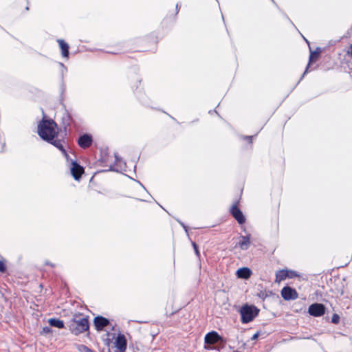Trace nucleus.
<instances>
[{
    "label": "nucleus",
    "mask_w": 352,
    "mask_h": 352,
    "mask_svg": "<svg viewBox=\"0 0 352 352\" xmlns=\"http://www.w3.org/2000/svg\"><path fill=\"white\" fill-rule=\"evenodd\" d=\"M38 134L41 139L59 149L68 160L69 155L65 148V142L57 138V124L53 120L43 118L38 124Z\"/></svg>",
    "instance_id": "nucleus-1"
},
{
    "label": "nucleus",
    "mask_w": 352,
    "mask_h": 352,
    "mask_svg": "<svg viewBox=\"0 0 352 352\" xmlns=\"http://www.w3.org/2000/svg\"><path fill=\"white\" fill-rule=\"evenodd\" d=\"M70 331L75 335H78L89 330V323L87 316H76L69 325Z\"/></svg>",
    "instance_id": "nucleus-2"
},
{
    "label": "nucleus",
    "mask_w": 352,
    "mask_h": 352,
    "mask_svg": "<svg viewBox=\"0 0 352 352\" xmlns=\"http://www.w3.org/2000/svg\"><path fill=\"white\" fill-rule=\"evenodd\" d=\"M259 309L254 305L245 304L240 309L241 320L243 324H247L252 321L259 314Z\"/></svg>",
    "instance_id": "nucleus-3"
},
{
    "label": "nucleus",
    "mask_w": 352,
    "mask_h": 352,
    "mask_svg": "<svg viewBox=\"0 0 352 352\" xmlns=\"http://www.w3.org/2000/svg\"><path fill=\"white\" fill-rule=\"evenodd\" d=\"M68 166L70 168L71 174L75 180H79L82 173L84 168L76 161L73 160L69 156L68 160L66 159Z\"/></svg>",
    "instance_id": "nucleus-4"
},
{
    "label": "nucleus",
    "mask_w": 352,
    "mask_h": 352,
    "mask_svg": "<svg viewBox=\"0 0 352 352\" xmlns=\"http://www.w3.org/2000/svg\"><path fill=\"white\" fill-rule=\"evenodd\" d=\"M325 312V307L321 303H314L309 307L308 313L314 317H320Z\"/></svg>",
    "instance_id": "nucleus-5"
},
{
    "label": "nucleus",
    "mask_w": 352,
    "mask_h": 352,
    "mask_svg": "<svg viewBox=\"0 0 352 352\" xmlns=\"http://www.w3.org/2000/svg\"><path fill=\"white\" fill-rule=\"evenodd\" d=\"M231 215L235 219L239 224H243L245 222V217L243 214L242 211L237 206V204L232 205L230 210Z\"/></svg>",
    "instance_id": "nucleus-6"
},
{
    "label": "nucleus",
    "mask_w": 352,
    "mask_h": 352,
    "mask_svg": "<svg viewBox=\"0 0 352 352\" xmlns=\"http://www.w3.org/2000/svg\"><path fill=\"white\" fill-rule=\"evenodd\" d=\"M115 352H125L127 346V341L125 336L123 334H118L115 341Z\"/></svg>",
    "instance_id": "nucleus-7"
},
{
    "label": "nucleus",
    "mask_w": 352,
    "mask_h": 352,
    "mask_svg": "<svg viewBox=\"0 0 352 352\" xmlns=\"http://www.w3.org/2000/svg\"><path fill=\"white\" fill-rule=\"evenodd\" d=\"M281 296L285 300H295L298 298V293L296 289L286 286L281 290Z\"/></svg>",
    "instance_id": "nucleus-8"
},
{
    "label": "nucleus",
    "mask_w": 352,
    "mask_h": 352,
    "mask_svg": "<svg viewBox=\"0 0 352 352\" xmlns=\"http://www.w3.org/2000/svg\"><path fill=\"white\" fill-rule=\"evenodd\" d=\"M93 142V138L91 135L88 133H85L80 135L78 140V144L79 146L82 148H89Z\"/></svg>",
    "instance_id": "nucleus-9"
},
{
    "label": "nucleus",
    "mask_w": 352,
    "mask_h": 352,
    "mask_svg": "<svg viewBox=\"0 0 352 352\" xmlns=\"http://www.w3.org/2000/svg\"><path fill=\"white\" fill-rule=\"evenodd\" d=\"M109 320L103 316H98L94 319V324L98 331H102L105 327L109 324Z\"/></svg>",
    "instance_id": "nucleus-10"
},
{
    "label": "nucleus",
    "mask_w": 352,
    "mask_h": 352,
    "mask_svg": "<svg viewBox=\"0 0 352 352\" xmlns=\"http://www.w3.org/2000/svg\"><path fill=\"white\" fill-rule=\"evenodd\" d=\"M205 343L208 344H214L221 341L222 338L216 331L208 333L205 336Z\"/></svg>",
    "instance_id": "nucleus-11"
},
{
    "label": "nucleus",
    "mask_w": 352,
    "mask_h": 352,
    "mask_svg": "<svg viewBox=\"0 0 352 352\" xmlns=\"http://www.w3.org/2000/svg\"><path fill=\"white\" fill-rule=\"evenodd\" d=\"M251 244L250 234L246 236H240L238 245L242 250H246L249 248Z\"/></svg>",
    "instance_id": "nucleus-12"
},
{
    "label": "nucleus",
    "mask_w": 352,
    "mask_h": 352,
    "mask_svg": "<svg viewBox=\"0 0 352 352\" xmlns=\"http://www.w3.org/2000/svg\"><path fill=\"white\" fill-rule=\"evenodd\" d=\"M57 42L61 50V55L64 58L69 57V45L63 39H58Z\"/></svg>",
    "instance_id": "nucleus-13"
},
{
    "label": "nucleus",
    "mask_w": 352,
    "mask_h": 352,
    "mask_svg": "<svg viewBox=\"0 0 352 352\" xmlns=\"http://www.w3.org/2000/svg\"><path fill=\"white\" fill-rule=\"evenodd\" d=\"M252 271L248 267H241L236 271L238 278L248 279L250 277Z\"/></svg>",
    "instance_id": "nucleus-14"
},
{
    "label": "nucleus",
    "mask_w": 352,
    "mask_h": 352,
    "mask_svg": "<svg viewBox=\"0 0 352 352\" xmlns=\"http://www.w3.org/2000/svg\"><path fill=\"white\" fill-rule=\"evenodd\" d=\"M73 119L71 115L67 111H65L62 116V124L65 131H67V127L71 125Z\"/></svg>",
    "instance_id": "nucleus-15"
},
{
    "label": "nucleus",
    "mask_w": 352,
    "mask_h": 352,
    "mask_svg": "<svg viewBox=\"0 0 352 352\" xmlns=\"http://www.w3.org/2000/svg\"><path fill=\"white\" fill-rule=\"evenodd\" d=\"M48 323L51 327H56L58 329H63L65 327L63 321L58 318H50L48 320Z\"/></svg>",
    "instance_id": "nucleus-16"
},
{
    "label": "nucleus",
    "mask_w": 352,
    "mask_h": 352,
    "mask_svg": "<svg viewBox=\"0 0 352 352\" xmlns=\"http://www.w3.org/2000/svg\"><path fill=\"white\" fill-rule=\"evenodd\" d=\"M287 278V270H281L276 273V283H280Z\"/></svg>",
    "instance_id": "nucleus-17"
},
{
    "label": "nucleus",
    "mask_w": 352,
    "mask_h": 352,
    "mask_svg": "<svg viewBox=\"0 0 352 352\" xmlns=\"http://www.w3.org/2000/svg\"><path fill=\"white\" fill-rule=\"evenodd\" d=\"M287 275L289 278H294L300 276L297 272L292 270H287Z\"/></svg>",
    "instance_id": "nucleus-18"
},
{
    "label": "nucleus",
    "mask_w": 352,
    "mask_h": 352,
    "mask_svg": "<svg viewBox=\"0 0 352 352\" xmlns=\"http://www.w3.org/2000/svg\"><path fill=\"white\" fill-rule=\"evenodd\" d=\"M340 322V316L337 314H334L331 318V322L333 324H338Z\"/></svg>",
    "instance_id": "nucleus-19"
},
{
    "label": "nucleus",
    "mask_w": 352,
    "mask_h": 352,
    "mask_svg": "<svg viewBox=\"0 0 352 352\" xmlns=\"http://www.w3.org/2000/svg\"><path fill=\"white\" fill-rule=\"evenodd\" d=\"M241 137L243 140L248 141L250 144L252 142L253 136L252 135H242Z\"/></svg>",
    "instance_id": "nucleus-20"
},
{
    "label": "nucleus",
    "mask_w": 352,
    "mask_h": 352,
    "mask_svg": "<svg viewBox=\"0 0 352 352\" xmlns=\"http://www.w3.org/2000/svg\"><path fill=\"white\" fill-rule=\"evenodd\" d=\"M6 270V267L3 261H0V272L3 273Z\"/></svg>",
    "instance_id": "nucleus-21"
},
{
    "label": "nucleus",
    "mask_w": 352,
    "mask_h": 352,
    "mask_svg": "<svg viewBox=\"0 0 352 352\" xmlns=\"http://www.w3.org/2000/svg\"><path fill=\"white\" fill-rule=\"evenodd\" d=\"M318 56V53L317 52H311L309 56V62H311L314 58H317Z\"/></svg>",
    "instance_id": "nucleus-22"
},
{
    "label": "nucleus",
    "mask_w": 352,
    "mask_h": 352,
    "mask_svg": "<svg viewBox=\"0 0 352 352\" xmlns=\"http://www.w3.org/2000/svg\"><path fill=\"white\" fill-rule=\"evenodd\" d=\"M318 56V53L317 52H311L309 56V62H311L314 58H317Z\"/></svg>",
    "instance_id": "nucleus-23"
},
{
    "label": "nucleus",
    "mask_w": 352,
    "mask_h": 352,
    "mask_svg": "<svg viewBox=\"0 0 352 352\" xmlns=\"http://www.w3.org/2000/svg\"><path fill=\"white\" fill-rule=\"evenodd\" d=\"M192 246H193V248H194V250H195V252L196 255L197 256H199V250H198V247H197V244L195 242H192Z\"/></svg>",
    "instance_id": "nucleus-24"
},
{
    "label": "nucleus",
    "mask_w": 352,
    "mask_h": 352,
    "mask_svg": "<svg viewBox=\"0 0 352 352\" xmlns=\"http://www.w3.org/2000/svg\"><path fill=\"white\" fill-rule=\"evenodd\" d=\"M80 348L82 349V352H93L90 349H89L87 346L81 345Z\"/></svg>",
    "instance_id": "nucleus-25"
},
{
    "label": "nucleus",
    "mask_w": 352,
    "mask_h": 352,
    "mask_svg": "<svg viewBox=\"0 0 352 352\" xmlns=\"http://www.w3.org/2000/svg\"><path fill=\"white\" fill-rule=\"evenodd\" d=\"M43 332L45 333H50L52 332V330L49 327H45L43 328Z\"/></svg>",
    "instance_id": "nucleus-26"
},
{
    "label": "nucleus",
    "mask_w": 352,
    "mask_h": 352,
    "mask_svg": "<svg viewBox=\"0 0 352 352\" xmlns=\"http://www.w3.org/2000/svg\"><path fill=\"white\" fill-rule=\"evenodd\" d=\"M177 221L184 228V229L185 230V232L186 233H188V227L186 226H185V224L183 222H182L181 221L177 220Z\"/></svg>",
    "instance_id": "nucleus-27"
},
{
    "label": "nucleus",
    "mask_w": 352,
    "mask_h": 352,
    "mask_svg": "<svg viewBox=\"0 0 352 352\" xmlns=\"http://www.w3.org/2000/svg\"><path fill=\"white\" fill-rule=\"evenodd\" d=\"M259 334H260V333H259V332H256V333H254V334L252 336V338H251V339H252V340H256V339L258 338Z\"/></svg>",
    "instance_id": "nucleus-28"
},
{
    "label": "nucleus",
    "mask_w": 352,
    "mask_h": 352,
    "mask_svg": "<svg viewBox=\"0 0 352 352\" xmlns=\"http://www.w3.org/2000/svg\"><path fill=\"white\" fill-rule=\"evenodd\" d=\"M59 65L60 67H61V72H63L64 71H66L67 70V68L65 67V66L64 65L63 63H59Z\"/></svg>",
    "instance_id": "nucleus-29"
},
{
    "label": "nucleus",
    "mask_w": 352,
    "mask_h": 352,
    "mask_svg": "<svg viewBox=\"0 0 352 352\" xmlns=\"http://www.w3.org/2000/svg\"><path fill=\"white\" fill-rule=\"evenodd\" d=\"M115 160H116V163H118L121 161V158L118 156V155L117 153H115Z\"/></svg>",
    "instance_id": "nucleus-30"
},
{
    "label": "nucleus",
    "mask_w": 352,
    "mask_h": 352,
    "mask_svg": "<svg viewBox=\"0 0 352 352\" xmlns=\"http://www.w3.org/2000/svg\"><path fill=\"white\" fill-rule=\"evenodd\" d=\"M309 64L307 65V68H306V69H305V72H304V73H303V74L302 75V76H301V78H300V80H301L304 78V76H305V74L307 72V70H308V68H309Z\"/></svg>",
    "instance_id": "nucleus-31"
},
{
    "label": "nucleus",
    "mask_w": 352,
    "mask_h": 352,
    "mask_svg": "<svg viewBox=\"0 0 352 352\" xmlns=\"http://www.w3.org/2000/svg\"><path fill=\"white\" fill-rule=\"evenodd\" d=\"M175 8H176V14H177L179 10V9H180V5L179 3H177L176 6H175Z\"/></svg>",
    "instance_id": "nucleus-32"
},
{
    "label": "nucleus",
    "mask_w": 352,
    "mask_h": 352,
    "mask_svg": "<svg viewBox=\"0 0 352 352\" xmlns=\"http://www.w3.org/2000/svg\"><path fill=\"white\" fill-rule=\"evenodd\" d=\"M348 54L352 56V44L349 47V49L348 50Z\"/></svg>",
    "instance_id": "nucleus-33"
},
{
    "label": "nucleus",
    "mask_w": 352,
    "mask_h": 352,
    "mask_svg": "<svg viewBox=\"0 0 352 352\" xmlns=\"http://www.w3.org/2000/svg\"><path fill=\"white\" fill-rule=\"evenodd\" d=\"M136 182L145 190H146V188L144 187V186L140 182V181H137Z\"/></svg>",
    "instance_id": "nucleus-34"
},
{
    "label": "nucleus",
    "mask_w": 352,
    "mask_h": 352,
    "mask_svg": "<svg viewBox=\"0 0 352 352\" xmlns=\"http://www.w3.org/2000/svg\"><path fill=\"white\" fill-rule=\"evenodd\" d=\"M109 170H111V171H115V170H116V169H115V168H114V166H110V168H109Z\"/></svg>",
    "instance_id": "nucleus-35"
},
{
    "label": "nucleus",
    "mask_w": 352,
    "mask_h": 352,
    "mask_svg": "<svg viewBox=\"0 0 352 352\" xmlns=\"http://www.w3.org/2000/svg\"><path fill=\"white\" fill-rule=\"evenodd\" d=\"M45 265H50V266H52V267H54V264L51 263H50V262H49V261H47V262L45 263Z\"/></svg>",
    "instance_id": "nucleus-36"
},
{
    "label": "nucleus",
    "mask_w": 352,
    "mask_h": 352,
    "mask_svg": "<svg viewBox=\"0 0 352 352\" xmlns=\"http://www.w3.org/2000/svg\"><path fill=\"white\" fill-rule=\"evenodd\" d=\"M136 83H137V85L135 86H136V88H138V83L140 84V80H138Z\"/></svg>",
    "instance_id": "nucleus-37"
},
{
    "label": "nucleus",
    "mask_w": 352,
    "mask_h": 352,
    "mask_svg": "<svg viewBox=\"0 0 352 352\" xmlns=\"http://www.w3.org/2000/svg\"><path fill=\"white\" fill-rule=\"evenodd\" d=\"M351 76H352V73L351 74Z\"/></svg>",
    "instance_id": "nucleus-38"
}]
</instances>
